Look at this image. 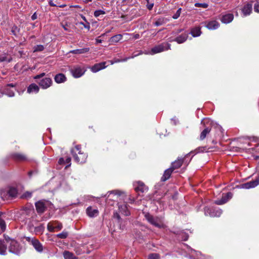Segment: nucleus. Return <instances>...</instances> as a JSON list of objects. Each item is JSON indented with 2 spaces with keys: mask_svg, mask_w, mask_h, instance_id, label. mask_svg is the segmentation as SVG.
<instances>
[{
  "mask_svg": "<svg viewBox=\"0 0 259 259\" xmlns=\"http://www.w3.org/2000/svg\"><path fill=\"white\" fill-rule=\"evenodd\" d=\"M165 23L164 19L162 18L158 19L155 23L154 25L159 26L163 25Z\"/></svg>",
  "mask_w": 259,
  "mask_h": 259,
  "instance_id": "38",
  "label": "nucleus"
},
{
  "mask_svg": "<svg viewBox=\"0 0 259 259\" xmlns=\"http://www.w3.org/2000/svg\"><path fill=\"white\" fill-rule=\"evenodd\" d=\"M252 4H247L245 5L242 9V13L244 16H246L250 14L252 12Z\"/></svg>",
  "mask_w": 259,
  "mask_h": 259,
  "instance_id": "18",
  "label": "nucleus"
},
{
  "mask_svg": "<svg viewBox=\"0 0 259 259\" xmlns=\"http://www.w3.org/2000/svg\"><path fill=\"white\" fill-rule=\"evenodd\" d=\"M128 59H130V58H126L125 59H124L123 60H117L116 61H115L114 62L112 61H111L110 62H111V64H113V63H117V62H119L120 61H126V60H127Z\"/></svg>",
  "mask_w": 259,
  "mask_h": 259,
  "instance_id": "52",
  "label": "nucleus"
},
{
  "mask_svg": "<svg viewBox=\"0 0 259 259\" xmlns=\"http://www.w3.org/2000/svg\"><path fill=\"white\" fill-rule=\"evenodd\" d=\"M114 216H116V217H117V218L118 219H119V218H120L119 215L117 213H115V214H114Z\"/></svg>",
  "mask_w": 259,
  "mask_h": 259,
  "instance_id": "61",
  "label": "nucleus"
},
{
  "mask_svg": "<svg viewBox=\"0 0 259 259\" xmlns=\"http://www.w3.org/2000/svg\"><path fill=\"white\" fill-rule=\"evenodd\" d=\"M45 74H46L45 73H41L39 74H38V75L35 76L34 77V78L35 79L40 78L44 77L45 75Z\"/></svg>",
  "mask_w": 259,
  "mask_h": 259,
  "instance_id": "49",
  "label": "nucleus"
},
{
  "mask_svg": "<svg viewBox=\"0 0 259 259\" xmlns=\"http://www.w3.org/2000/svg\"><path fill=\"white\" fill-rule=\"evenodd\" d=\"M54 80L56 83H61L64 82L66 80V77L64 74L59 73L55 75Z\"/></svg>",
  "mask_w": 259,
  "mask_h": 259,
  "instance_id": "20",
  "label": "nucleus"
},
{
  "mask_svg": "<svg viewBox=\"0 0 259 259\" xmlns=\"http://www.w3.org/2000/svg\"><path fill=\"white\" fill-rule=\"evenodd\" d=\"M118 208L120 212L125 216L129 215L130 214V211L127 208V204L123 203L119 204L118 205Z\"/></svg>",
  "mask_w": 259,
  "mask_h": 259,
  "instance_id": "19",
  "label": "nucleus"
},
{
  "mask_svg": "<svg viewBox=\"0 0 259 259\" xmlns=\"http://www.w3.org/2000/svg\"><path fill=\"white\" fill-rule=\"evenodd\" d=\"M62 26L63 27V28L65 30H66V31H69L68 28H67V27L64 25H62Z\"/></svg>",
  "mask_w": 259,
  "mask_h": 259,
  "instance_id": "58",
  "label": "nucleus"
},
{
  "mask_svg": "<svg viewBox=\"0 0 259 259\" xmlns=\"http://www.w3.org/2000/svg\"><path fill=\"white\" fill-rule=\"evenodd\" d=\"M106 67V62H103L95 64L91 68V70L93 72L96 73L102 69L105 68Z\"/></svg>",
  "mask_w": 259,
  "mask_h": 259,
  "instance_id": "13",
  "label": "nucleus"
},
{
  "mask_svg": "<svg viewBox=\"0 0 259 259\" xmlns=\"http://www.w3.org/2000/svg\"><path fill=\"white\" fill-rule=\"evenodd\" d=\"M187 239H188V236H187V235H186V237H185V238L184 239V240H187Z\"/></svg>",
  "mask_w": 259,
  "mask_h": 259,
  "instance_id": "64",
  "label": "nucleus"
},
{
  "mask_svg": "<svg viewBox=\"0 0 259 259\" xmlns=\"http://www.w3.org/2000/svg\"><path fill=\"white\" fill-rule=\"evenodd\" d=\"M65 163L67 164V165L65 167L66 168L70 166L71 165V158L69 157H67L66 160H65Z\"/></svg>",
  "mask_w": 259,
  "mask_h": 259,
  "instance_id": "47",
  "label": "nucleus"
},
{
  "mask_svg": "<svg viewBox=\"0 0 259 259\" xmlns=\"http://www.w3.org/2000/svg\"><path fill=\"white\" fill-rule=\"evenodd\" d=\"M254 10L255 12L259 13V4L256 3L254 6Z\"/></svg>",
  "mask_w": 259,
  "mask_h": 259,
  "instance_id": "48",
  "label": "nucleus"
},
{
  "mask_svg": "<svg viewBox=\"0 0 259 259\" xmlns=\"http://www.w3.org/2000/svg\"><path fill=\"white\" fill-rule=\"evenodd\" d=\"M54 223L55 224L54 225L55 230H56L57 231H60L62 229L63 226L61 223L57 222H55Z\"/></svg>",
  "mask_w": 259,
  "mask_h": 259,
  "instance_id": "41",
  "label": "nucleus"
},
{
  "mask_svg": "<svg viewBox=\"0 0 259 259\" xmlns=\"http://www.w3.org/2000/svg\"><path fill=\"white\" fill-rule=\"evenodd\" d=\"M102 42V39H100L98 38L96 39V44L101 43Z\"/></svg>",
  "mask_w": 259,
  "mask_h": 259,
  "instance_id": "57",
  "label": "nucleus"
},
{
  "mask_svg": "<svg viewBox=\"0 0 259 259\" xmlns=\"http://www.w3.org/2000/svg\"><path fill=\"white\" fill-rule=\"evenodd\" d=\"M87 213L90 217H95L98 215L99 211L97 209H94L89 206L87 209Z\"/></svg>",
  "mask_w": 259,
  "mask_h": 259,
  "instance_id": "21",
  "label": "nucleus"
},
{
  "mask_svg": "<svg viewBox=\"0 0 259 259\" xmlns=\"http://www.w3.org/2000/svg\"><path fill=\"white\" fill-rule=\"evenodd\" d=\"M173 171L174 170L171 167L165 170L162 177L161 178V180L162 181H165L168 179Z\"/></svg>",
  "mask_w": 259,
  "mask_h": 259,
  "instance_id": "24",
  "label": "nucleus"
},
{
  "mask_svg": "<svg viewBox=\"0 0 259 259\" xmlns=\"http://www.w3.org/2000/svg\"><path fill=\"white\" fill-rule=\"evenodd\" d=\"M9 87H14V85L13 84H8V85L6 87L9 88Z\"/></svg>",
  "mask_w": 259,
  "mask_h": 259,
  "instance_id": "60",
  "label": "nucleus"
},
{
  "mask_svg": "<svg viewBox=\"0 0 259 259\" xmlns=\"http://www.w3.org/2000/svg\"><path fill=\"white\" fill-rule=\"evenodd\" d=\"M181 11H182V9L181 8H179L177 10V12L173 15L172 18L174 19H178L180 17V14L181 13Z\"/></svg>",
  "mask_w": 259,
  "mask_h": 259,
  "instance_id": "44",
  "label": "nucleus"
},
{
  "mask_svg": "<svg viewBox=\"0 0 259 259\" xmlns=\"http://www.w3.org/2000/svg\"><path fill=\"white\" fill-rule=\"evenodd\" d=\"M190 33L193 37H198L200 36L201 34V28L200 27H195L193 28L191 30Z\"/></svg>",
  "mask_w": 259,
  "mask_h": 259,
  "instance_id": "25",
  "label": "nucleus"
},
{
  "mask_svg": "<svg viewBox=\"0 0 259 259\" xmlns=\"http://www.w3.org/2000/svg\"><path fill=\"white\" fill-rule=\"evenodd\" d=\"M105 14V12L103 10H96L94 12V16L96 17H98L100 16L101 15H104Z\"/></svg>",
  "mask_w": 259,
  "mask_h": 259,
  "instance_id": "42",
  "label": "nucleus"
},
{
  "mask_svg": "<svg viewBox=\"0 0 259 259\" xmlns=\"http://www.w3.org/2000/svg\"><path fill=\"white\" fill-rule=\"evenodd\" d=\"M107 194H108V197L109 196L110 194H114L115 196H117V198L118 197H121L123 199V197L125 196L123 192H120L118 190H113L109 191Z\"/></svg>",
  "mask_w": 259,
  "mask_h": 259,
  "instance_id": "27",
  "label": "nucleus"
},
{
  "mask_svg": "<svg viewBox=\"0 0 259 259\" xmlns=\"http://www.w3.org/2000/svg\"><path fill=\"white\" fill-rule=\"evenodd\" d=\"M7 244L9 246V250L10 252L14 254H18L21 250V247L18 242L14 239L10 238H6Z\"/></svg>",
  "mask_w": 259,
  "mask_h": 259,
  "instance_id": "2",
  "label": "nucleus"
},
{
  "mask_svg": "<svg viewBox=\"0 0 259 259\" xmlns=\"http://www.w3.org/2000/svg\"><path fill=\"white\" fill-rule=\"evenodd\" d=\"M25 238L28 242H29L31 243V240H33V238H31L29 237H26Z\"/></svg>",
  "mask_w": 259,
  "mask_h": 259,
  "instance_id": "56",
  "label": "nucleus"
},
{
  "mask_svg": "<svg viewBox=\"0 0 259 259\" xmlns=\"http://www.w3.org/2000/svg\"><path fill=\"white\" fill-rule=\"evenodd\" d=\"M183 29H179L177 30V33H180L182 31Z\"/></svg>",
  "mask_w": 259,
  "mask_h": 259,
  "instance_id": "59",
  "label": "nucleus"
},
{
  "mask_svg": "<svg viewBox=\"0 0 259 259\" xmlns=\"http://www.w3.org/2000/svg\"><path fill=\"white\" fill-rule=\"evenodd\" d=\"M65 6H66L65 5H62L59 6L58 7H59L60 8H64Z\"/></svg>",
  "mask_w": 259,
  "mask_h": 259,
  "instance_id": "62",
  "label": "nucleus"
},
{
  "mask_svg": "<svg viewBox=\"0 0 259 259\" xmlns=\"http://www.w3.org/2000/svg\"><path fill=\"white\" fill-rule=\"evenodd\" d=\"M170 49V45L167 42H163L152 48L148 54L154 55Z\"/></svg>",
  "mask_w": 259,
  "mask_h": 259,
  "instance_id": "3",
  "label": "nucleus"
},
{
  "mask_svg": "<svg viewBox=\"0 0 259 259\" xmlns=\"http://www.w3.org/2000/svg\"><path fill=\"white\" fill-rule=\"evenodd\" d=\"M80 24L81 25H82L84 28L88 29H90V23H88V22H87L86 24H84L83 23V22H80Z\"/></svg>",
  "mask_w": 259,
  "mask_h": 259,
  "instance_id": "50",
  "label": "nucleus"
},
{
  "mask_svg": "<svg viewBox=\"0 0 259 259\" xmlns=\"http://www.w3.org/2000/svg\"><path fill=\"white\" fill-rule=\"evenodd\" d=\"M58 163L60 165L64 164L65 163V160L63 158H60L58 161Z\"/></svg>",
  "mask_w": 259,
  "mask_h": 259,
  "instance_id": "53",
  "label": "nucleus"
},
{
  "mask_svg": "<svg viewBox=\"0 0 259 259\" xmlns=\"http://www.w3.org/2000/svg\"><path fill=\"white\" fill-rule=\"evenodd\" d=\"M49 4L50 6H53V7L57 6V5L53 3L52 0H49Z\"/></svg>",
  "mask_w": 259,
  "mask_h": 259,
  "instance_id": "54",
  "label": "nucleus"
},
{
  "mask_svg": "<svg viewBox=\"0 0 259 259\" xmlns=\"http://www.w3.org/2000/svg\"><path fill=\"white\" fill-rule=\"evenodd\" d=\"M5 94L10 97L14 96L15 93L13 90H10L9 88L6 87L4 89Z\"/></svg>",
  "mask_w": 259,
  "mask_h": 259,
  "instance_id": "32",
  "label": "nucleus"
},
{
  "mask_svg": "<svg viewBox=\"0 0 259 259\" xmlns=\"http://www.w3.org/2000/svg\"><path fill=\"white\" fill-rule=\"evenodd\" d=\"M7 245L6 239H0V254L5 255L7 253Z\"/></svg>",
  "mask_w": 259,
  "mask_h": 259,
  "instance_id": "17",
  "label": "nucleus"
},
{
  "mask_svg": "<svg viewBox=\"0 0 259 259\" xmlns=\"http://www.w3.org/2000/svg\"><path fill=\"white\" fill-rule=\"evenodd\" d=\"M145 217L150 224L158 228H161L163 227V224L157 218H154L148 213L145 214Z\"/></svg>",
  "mask_w": 259,
  "mask_h": 259,
  "instance_id": "5",
  "label": "nucleus"
},
{
  "mask_svg": "<svg viewBox=\"0 0 259 259\" xmlns=\"http://www.w3.org/2000/svg\"><path fill=\"white\" fill-rule=\"evenodd\" d=\"M89 48H85L80 49H76L71 51L70 52L72 54H84L88 52L89 51Z\"/></svg>",
  "mask_w": 259,
  "mask_h": 259,
  "instance_id": "28",
  "label": "nucleus"
},
{
  "mask_svg": "<svg viewBox=\"0 0 259 259\" xmlns=\"http://www.w3.org/2000/svg\"><path fill=\"white\" fill-rule=\"evenodd\" d=\"M44 50V47L42 45H39L34 47L33 52H41Z\"/></svg>",
  "mask_w": 259,
  "mask_h": 259,
  "instance_id": "40",
  "label": "nucleus"
},
{
  "mask_svg": "<svg viewBox=\"0 0 259 259\" xmlns=\"http://www.w3.org/2000/svg\"><path fill=\"white\" fill-rule=\"evenodd\" d=\"M135 189L137 192H144L148 190L147 187L143 182H137L134 184Z\"/></svg>",
  "mask_w": 259,
  "mask_h": 259,
  "instance_id": "12",
  "label": "nucleus"
},
{
  "mask_svg": "<svg viewBox=\"0 0 259 259\" xmlns=\"http://www.w3.org/2000/svg\"><path fill=\"white\" fill-rule=\"evenodd\" d=\"M147 2H148V4L147 5V8L149 10H152V9L153 8V6H154V4L153 3H150L149 4V0H147Z\"/></svg>",
  "mask_w": 259,
  "mask_h": 259,
  "instance_id": "51",
  "label": "nucleus"
},
{
  "mask_svg": "<svg viewBox=\"0 0 259 259\" xmlns=\"http://www.w3.org/2000/svg\"><path fill=\"white\" fill-rule=\"evenodd\" d=\"M188 32H185L181 35L177 36L176 38L174 39H171L169 38V41H176L178 44H182L186 41L188 37Z\"/></svg>",
  "mask_w": 259,
  "mask_h": 259,
  "instance_id": "8",
  "label": "nucleus"
},
{
  "mask_svg": "<svg viewBox=\"0 0 259 259\" xmlns=\"http://www.w3.org/2000/svg\"><path fill=\"white\" fill-rule=\"evenodd\" d=\"M37 18V15L36 13H34L31 16V19L34 20Z\"/></svg>",
  "mask_w": 259,
  "mask_h": 259,
  "instance_id": "55",
  "label": "nucleus"
},
{
  "mask_svg": "<svg viewBox=\"0 0 259 259\" xmlns=\"http://www.w3.org/2000/svg\"><path fill=\"white\" fill-rule=\"evenodd\" d=\"M234 19V15L232 14L229 13L223 15L221 20L225 24H228L231 22Z\"/></svg>",
  "mask_w": 259,
  "mask_h": 259,
  "instance_id": "15",
  "label": "nucleus"
},
{
  "mask_svg": "<svg viewBox=\"0 0 259 259\" xmlns=\"http://www.w3.org/2000/svg\"><path fill=\"white\" fill-rule=\"evenodd\" d=\"M205 26L209 30H215L219 27L220 24L218 21L215 20H212L208 22Z\"/></svg>",
  "mask_w": 259,
  "mask_h": 259,
  "instance_id": "16",
  "label": "nucleus"
},
{
  "mask_svg": "<svg viewBox=\"0 0 259 259\" xmlns=\"http://www.w3.org/2000/svg\"><path fill=\"white\" fill-rule=\"evenodd\" d=\"M64 257L65 259H77L72 253L67 251H65L63 253Z\"/></svg>",
  "mask_w": 259,
  "mask_h": 259,
  "instance_id": "29",
  "label": "nucleus"
},
{
  "mask_svg": "<svg viewBox=\"0 0 259 259\" xmlns=\"http://www.w3.org/2000/svg\"><path fill=\"white\" fill-rule=\"evenodd\" d=\"M85 71L86 69L84 68H82L80 66H76L70 69L72 75L75 78L81 77L84 74Z\"/></svg>",
  "mask_w": 259,
  "mask_h": 259,
  "instance_id": "6",
  "label": "nucleus"
},
{
  "mask_svg": "<svg viewBox=\"0 0 259 259\" xmlns=\"http://www.w3.org/2000/svg\"><path fill=\"white\" fill-rule=\"evenodd\" d=\"M160 256L158 254L153 253L149 255L148 259H159Z\"/></svg>",
  "mask_w": 259,
  "mask_h": 259,
  "instance_id": "45",
  "label": "nucleus"
},
{
  "mask_svg": "<svg viewBox=\"0 0 259 259\" xmlns=\"http://www.w3.org/2000/svg\"><path fill=\"white\" fill-rule=\"evenodd\" d=\"M259 184V180L256 179L254 181H251L241 185V188L243 189H250L257 186Z\"/></svg>",
  "mask_w": 259,
  "mask_h": 259,
  "instance_id": "9",
  "label": "nucleus"
},
{
  "mask_svg": "<svg viewBox=\"0 0 259 259\" xmlns=\"http://www.w3.org/2000/svg\"><path fill=\"white\" fill-rule=\"evenodd\" d=\"M52 80L50 77H45L38 82L39 85L43 89L49 88L52 85Z\"/></svg>",
  "mask_w": 259,
  "mask_h": 259,
  "instance_id": "7",
  "label": "nucleus"
},
{
  "mask_svg": "<svg viewBox=\"0 0 259 259\" xmlns=\"http://www.w3.org/2000/svg\"><path fill=\"white\" fill-rule=\"evenodd\" d=\"M139 34H136V35H135V38H139Z\"/></svg>",
  "mask_w": 259,
  "mask_h": 259,
  "instance_id": "63",
  "label": "nucleus"
},
{
  "mask_svg": "<svg viewBox=\"0 0 259 259\" xmlns=\"http://www.w3.org/2000/svg\"><path fill=\"white\" fill-rule=\"evenodd\" d=\"M222 213V210L219 208L205 207L204 208V214L205 215L211 217H220Z\"/></svg>",
  "mask_w": 259,
  "mask_h": 259,
  "instance_id": "4",
  "label": "nucleus"
},
{
  "mask_svg": "<svg viewBox=\"0 0 259 259\" xmlns=\"http://www.w3.org/2000/svg\"><path fill=\"white\" fill-rule=\"evenodd\" d=\"M184 159L183 158H178L176 161L171 164V166L170 167L174 170L179 168L181 166L183 163Z\"/></svg>",
  "mask_w": 259,
  "mask_h": 259,
  "instance_id": "22",
  "label": "nucleus"
},
{
  "mask_svg": "<svg viewBox=\"0 0 259 259\" xmlns=\"http://www.w3.org/2000/svg\"><path fill=\"white\" fill-rule=\"evenodd\" d=\"M54 225L55 224H54V222H50V223H48V226H47V228H48V230H49V231H50L51 232H54L55 231Z\"/></svg>",
  "mask_w": 259,
  "mask_h": 259,
  "instance_id": "35",
  "label": "nucleus"
},
{
  "mask_svg": "<svg viewBox=\"0 0 259 259\" xmlns=\"http://www.w3.org/2000/svg\"><path fill=\"white\" fill-rule=\"evenodd\" d=\"M68 232L66 231H63L62 233L58 234L56 236L61 239H65L68 236Z\"/></svg>",
  "mask_w": 259,
  "mask_h": 259,
  "instance_id": "36",
  "label": "nucleus"
},
{
  "mask_svg": "<svg viewBox=\"0 0 259 259\" xmlns=\"http://www.w3.org/2000/svg\"><path fill=\"white\" fill-rule=\"evenodd\" d=\"M79 145H76L71 150V153L75 160L79 163H83L86 161L88 155L86 153L82 152Z\"/></svg>",
  "mask_w": 259,
  "mask_h": 259,
  "instance_id": "1",
  "label": "nucleus"
},
{
  "mask_svg": "<svg viewBox=\"0 0 259 259\" xmlns=\"http://www.w3.org/2000/svg\"><path fill=\"white\" fill-rule=\"evenodd\" d=\"M210 130L208 127L205 128L200 134V139L201 140H204L206 137V135L210 132Z\"/></svg>",
  "mask_w": 259,
  "mask_h": 259,
  "instance_id": "30",
  "label": "nucleus"
},
{
  "mask_svg": "<svg viewBox=\"0 0 259 259\" xmlns=\"http://www.w3.org/2000/svg\"><path fill=\"white\" fill-rule=\"evenodd\" d=\"M0 231L2 233V232H4L6 229V223L5 221L2 219H0Z\"/></svg>",
  "mask_w": 259,
  "mask_h": 259,
  "instance_id": "34",
  "label": "nucleus"
},
{
  "mask_svg": "<svg viewBox=\"0 0 259 259\" xmlns=\"http://www.w3.org/2000/svg\"><path fill=\"white\" fill-rule=\"evenodd\" d=\"M9 196L14 197L17 194V189L15 188H10L8 191Z\"/></svg>",
  "mask_w": 259,
  "mask_h": 259,
  "instance_id": "33",
  "label": "nucleus"
},
{
  "mask_svg": "<svg viewBox=\"0 0 259 259\" xmlns=\"http://www.w3.org/2000/svg\"><path fill=\"white\" fill-rule=\"evenodd\" d=\"M195 6L196 7H202L203 8H207L208 6V4L206 3H195Z\"/></svg>",
  "mask_w": 259,
  "mask_h": 259,
  "instance_id": "43",
  "label": "nucleus"
},
{
  "mask_svg": "<svg viewBox=\"0 0 259 259\" xmlns=\"http://www.w3.org/2000/svg\"><path fill=\"white\" fill-rule=\"evenodd\" d=\"M46 202L39 201L35 203V207L38 213H42L46 208Z\"/></svg>",
  "mask_w": 259,
  "mask_h": 259,
  "instance_id": "14",
  "label": "nucleus"
},
{
  "mask_svg": "<svg viewBox=\"0 0 259 259\" xmlns=\"http://www.w3.org/2000/svg\"><path fill=\"white\" fill-rule=\"evenodd\" d=\"M122 38V35L119 34L112 36L109 40L111 44L116 43L121 40Z\"/></svg>",
  "mask_w": 259,
  "mask_h": 259,
  "instance_id": "26",
  "label": "nucleus"
},
{
  "mask_svg": "<svg viewBox=\"0 0 259 259\" xmlns=\"http://www.w3.org/2000/svg\"><path fill=\"white\" fill-rule=\"evenodd\" d=\"M39 90V88L38 86L35 84V83H32L27 88V93L30 94V93H37L38 92Z\"/></svg>",
  "mask_w": 259,
  "mask_h": 259,
  "instance_id": "23",
  "label": "nucleus"
},
{
  "mask_svg": "<svg viewBox=\"0 0 259 259\" xmlns=\"http://www.w3.org/2000/svg\"><path fill=\"white\" fill-rule=\"evenodd\" d=\"M232 196L233 194L232 193L228 192L225 196H223L221 199L215 201V203L218 205L225 204L232 197Z\"/></svg>",
  "mask_w": 259,
  "mask_h": 259,
  "instance_id": "11",
  "label": "nucleus"
},
{
  "mask_svg": "<svg viewBox=\"0 0 259 259\" xmlns=\"http://www.w3.org/2000/svg\"><path fill=\"white\" fill-rule=\"evenodd\" d=\"M32 193L29 191H27L25 192L22 196V198H29L31 197Z\"/></svg>",
  "mask_w": 259,
  "mask_h": 259,
  "instance_id": "46",
  "label": "nucleus"
},
{
  "mask_svg": "<svg viewBox=\"0 0 259 259\" xmlns=\"http://www.w3.org/2000/svg\"><path fill=\"white\" fill-rule=\"evenodd\" d=\"M31 244L37 252H42L43 246L38 240L33 238V240H31Z\"/></svg>",
  "mask_w": 259,
  "mask_h": 259,
  "instance_id": "10",
  "label": "nucleus"
},
{
  "mask_svg": "<svg viewBox=\"0 0 259 259\" xmlns=\"http://www.w3.org/2000/svg\"><path fill=\"white\" fill-rule=\"evenodd\" d=\"M44 229V227L42 225L35 228L34 231L36 234L41 233Z\"/></svg>",
  "mask_w": 259,
  "mask_h": 259,
  "instance_id": "39",
  "label": "nucleus"
},
{
  "mask_svg": "<svg viewBox=\"0 0 259 259\" xmlns=\"http://www.w3.org/2000/svg\"><path fill=\"white\" fill-rule=\"evenodd\" d=\"M12 60L11 58H8L6 55H2L0 56V62H10Z\"/></svg>",
  "mask_w": 259,
  "mask_h": 259,
  "instance_id": "37",
  "label": "nucleus"
},
{
  "mask_svg": "<svg viewBox=\"0 0 259 259\" xmlns=\"http://www.w3.org/2000/svg\"><path fill=\"white\" fill-rule=\"evenodd\" d=\"M13 157L14 159L18 160H24L26 159V157L24 155L20 153H16L14 154Z\"/></svg>",
  "mask_w": 259,
  "mask_h": 259,
  "instance_id": "31",
  "label": "nucleus"
}]
</instances>
